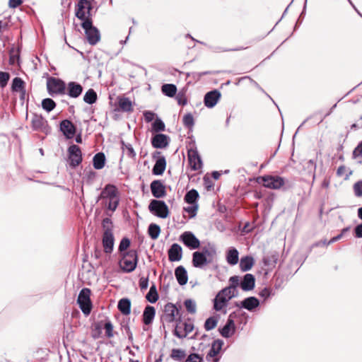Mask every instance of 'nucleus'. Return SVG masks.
I'll list each match as a JSON object with an SVG mask.
<instances>
[{"mask_svg": "<svg viewBox=\"0 0 362 362\" xmlns=\"http://www.w3.org/2000/svg\"><path fill=\"white\" fill-rule=\"evenodd\" d=\"M103 229V246L104 252L107 254L111 253L114 248L115 238L113 235V224L110 218H105L102 222Z\"/></svg>", "mask_w": 362, "mask_h": 362, "instance_id": "1", "label": "nucleus"}, {"mask_svg": "<svg viewBox=\"0 0 362 362\" xmlns=\"http://www.w3.org/2000/svg\"><path fill=\"white\" fill-rule=\"evenodd\" d=\"M138 263V254L135 250H129L122 254V259L119 264L121 269L126 273L133 272Z\"/></svg>", "mask_w": 362, "mask_h": 362, "instance_id": "2", "label": "nucleus"}, {"mask_svg": "<svg viewBox=\"0 0 362 362\" xmlns=\"http://www.w3.org/2000/svg\"><path fill=\"white\" fill-rule=\"evenodd\" d=\"M81 27L85 31L88 42L91 45H95L100 40L99 30L93 25V21L87 19L81 23Z\"/></svg>", "mask_w": 362, "mask_h": 362, "instance_id": "3", "label": "nucleus"}, {"mask_svg": "<svg viewBox=\"0 0 362 362\" xmlns=\"http://www.w3.org/2000/svg\"><path fill=\"white\" fill-rule=\"evenodd\" d=\"M47 88L49 94L52 97L55 95H63L66 94V85L65 82L60 78L50 77L47 81Z\"/></svg>", "mask_w": 362, "mask_h": 362, "instance_id": "4", "label": "nucleus"}, {"mask_svg": "<svg viewBox=\"0 0 362 362\" xmlns=\"http://www.w3.org/2000/svg\"><path fill=\"white\" fill-rule=\"evenodd\" d=\"M236 294L231 293L228 288L221 290L214 299V309L216 311H221L226 308L228 301Z\"/></svg>", "mask_w": 362, "mask_h": 362, "instance_id": "5", "label": "nucleus"}, {"mask_svg": "<svg viewBox=\"0 0 362 362\" xmlns=\"http://www.w3.org/2000/svg\"><path fill=\"white\" fill-rule=\"evenodd\" d=\"M299 173L301 175V179L305 181H310V179H315V173L316 170V163L313 159L303 160L300 164Z\"/></svg>", "mask_w": 362, "mask_h": 362, "instance_id": "6", "label": "nucleus"}, {"mask_svg": "<svg viewBox=\"0 0 362 362\" xmlns=\"http://www.w3.org/2000/svg\"><path fill=\"white\" fill-rule=\"evenodd\" d=\"M77 303L81 311L85 315H90L93 305L90 300V290L88 288H83L80 291Z\"/></svg>", "mask_w": 362, "mask_h": 362, "instance_id": "7", "label": "nucleus"}, {"mask_svg": "<svg viewBox=\"0 0 362 362\" xmlns=\"http://www.w3.org/2000/svg\"><path fill=\"white\" fill-rule=\"evenodd\" d=\"M92 4L90 0H80L76 7V17L84 22L87 19L92 21Z\"/></svg>", "mask_w": 362, "mask_h": 362, "instance_id": "8", "label": "nucleus"}, {"mask_svg": "<svg viewBox=\"0 0 362 362\" xmlns=\"http://www.w3.org/2000/svg\"><path fill=\"white\" fill-rule=\"evenodd\" d=\"M148 210L153 215L165 218L169 215V209L165 202L157 199H152L148 205Z\"/></svg>", "mask_w": 362, "mask_h": 362, "instance_id": "9", "label": "nucleus"}, {"mask_svg": "<svg viewBox=\"0 0 362 362\" xmlns=\"http://www.w3.org/2000/svg\"><path fill=\"white\" fill-rule=\"evenodd\" d=\"M180 240L190 250H196L200 247L199 240L191 231H185L182 233Z\"/></svg>", "mask_w": 362, "mask_h": 362, "instance_id": "10", "label": "nucleus"}, {"mask_svg": "<svg viewBox=\"0 0 362 362\" xmlns=\"http://www.w3.org/2000/svg\"><path fill=\"white\" fill-rule=\"evenodd\" d=\"M69 165L76 168L82 162V153L78 146L73 144L68 148Z\"/></svg>", "mask_w": 362, "mask_h": 362, "instance_id": "11", "label": "nucleus"}, {"mask_svg": "<svg viewBox=\"0 0 362 362\" xmlns=\"http://www.w3.org/2000/svg\"><path fill=\"white\" fill-rule=\"evenodd\" d=\"M179 313L177 308L173 303H168L164 307L161 321L163 323H171L175 320V316Z\"/></svg>", "mask_w": 362, "mask_h": 362, "instance_id": "12", "label": "nucleus"}, {"mask_svg": "<svg viewBox=\"0 0 362 362\" xmlns=\"http://www.w3.org/2000/svg\"><path fill=\"white\" fill-rule=\"evenodd\" d=\"M31 126L34 131L45 133L48 132L47 121L42 115L34 114L31 119Z\"/></svg>", "mask_w": 362, "mask_h": 362, "instance_id": "13", "label": "nucleus"}, {"mask_svg": "<svg viewBox=\"0 0 362 362\" xmlns=\"http://www.w3.org/2000/svg\"><path fill=\"white\" fill-rule=\"evenodd\" d=\"M263 185L270 189H279L284 184V180L279 176H264L262 177Z\"/></svg>", "mask_w": 362, "mask_h": 362, "instance_id": "14", "label": "nucleus"}, {"mask_svg": "<svg viewBox=\"0 0 362 362\" xmlns=\"http://www.w3.org/2000/svg\"><path fill=\"white\" fill-rule=\"evenodd\" d=\"M194 329L193 323L191 322H180V325H177L174 334L180 338L183 339L187 336L188 334H189L191 332H192Z\"/></svg>", "mask_w": 362, "mask_h": 362, "instance_id": "15", "label": "nucleus"}, {"mask_svg": "<svg viewBox=\"0 0 362 362\" xmlns=\"http://www.w3.org/2000/svg\"><path fill=\"white\" fill-rule=\"evenodd\" d=\"M151 193L156 199L163 198L166 195L165 186L158 180H153L150 185Z\"/></svg>", "mask_w": 362, "mask_h": 362, "instance_id": "16", "label": "nucleus"}, {"mask_svg": "<svg viewBox=\"0 0 362 362\" xmlns=\"http://www.w3.org/2000/svg\"><path fill=\"white\" fill-rule=\"evenodd\" d=\"M59 129L66 139H72L76 134V127L69 119L62 120Z\"/></svg>", "mask_w": 362, "mask_h": 362, "instance_id": "17", "label": "nucleus"}, {"mask_svg": "<svg viewBox=\"0 0 362 362\" xmlns=\"http://www.w3.org/2000/svg\"><path fill=\"white\" fill-rule=\"evenodd\" d=\"M188 160L192 170H198L202 168V161L197 150L188 151Z\"/></svg>", "mask_w": 362, "mask_h": 362, "instance_id": "18", "label": "nucleus"}, {"mask_svg": "<svg viewBox=\"0 0 362 362\" xmlns=\"http://www.w3.org/2000/svg\"><path fill=\"white\" fill-rule=\"evenodd\" d=\"M221 96V93L217 90L206 93L204 98V105L208 108L214 107L220 100Z\"/></svg>", "mask_w": 362, "mask_h": 362, "instance_id": "19", "label": "nucleus"}, {"mask_svg": "<svg viewBox=\"0 0 362 362\" xmlns=\"http://www.w3.org/2000/svg\"><path fill=\"white\" fill-rule=\"evenodd\" d=\"M83 92V87L81 84L71 81L66 86V93L72 98H76L81 95Z\"/></svg>", "mask_w": 362, "mask_h": 362, "instance_id": "20", "label": "nucleus"}, {"mask_svg": "<svg viewBox=\"0 0 362 362\" xmlns=\"http://www.w3.org/2000/svg\"><path fill=\"white\" fill-rule=\"evenodd\" d=\"M182 249L177 243H173L168 250V259L170 262H177L182 259Z\"/></svg>", "mask_w": 362, "mask_h": 362, "instance_id": "21", "label": "nucleus"}, {"mask_svg": "<svg viewBox=\"0 0 362 362\" xmlns=\"http://www.w3.org/2000/svg\"><path fill=\"white\" fill-rule=\"evenodd\" d=\"M211 262L206 258V257L199 252V251L194 252L192 254V265L196 268H203L206 264Z\"/></svg>", "mask_w": 362, "mask_h": 362, "instance_id": "22", "label": "nucleus"}, {"mask_svg": "<svg viewBox=\"0 0 362 362\" xmlns=\"http://www.w3.org/2000/svg\"><path fill=\"white\" fill-rule=\"evenodd\" d=\"M152 146L156 148H163L168 146L169 137L163 134H156L151 139Z\"/></svg>", "mask_w": 362, "mask_h": 362, "instance_id": "23", "label": "nucleus"}, {"mask_svg": "<svg viewBox=\"0 0 362 362\" xmlns=\"http://www.w3.org/2000/svg\"><path fill=\"white\" fill-rule=\"evenodd\" d=\"M259 305V300L253 296L246 298L240 303H236V306L243 308L249 311H252L255 308H257Z\"/></svg>", "mask_w": 362, "mask_h": 362, "instance_id": "24", "label": "nucleus"}, {"mask_svg": "<svg viewBox=\"0 0 362 362\" xmlns=\"http://www.w3.org/2000/svg\"><path fill=\"white\" fill-rule=\"evenodd\" d=\"M255 278L252 274H246L240 281V286L242 290L249 291L255 288Z\"/></svg>", "mask_w": 362, "mask_h": 362, "instance_id": "25", "label": "nucleus"}, {"mask_svg": "<svg viewBox=\"0 0 362 362\" xmlns=\"http://www.w3.org/2000/svg\"><path fill=\"white\" fill-rule=\"evenodd\" d=\"M202 254L208 259L211 262H213L216 258L217 252L216 247L214 244L208 243L206 245L202 247Z\"/></svg>", "mask_w": 362, "mask_h": 362, "instance_id": "26", "label": "nucleus"}, {"mask_svg": "<svg viewBox=\"0 0 362 362\" xmlns=\"http://www.w3.org/2000/svg\"><path fill=\"white\" fill-rule=\"evenodd\" d=\"M175 276L178 284L180 286H184L187 283L188 275L187 270L183 266H178L175 270Z\"/></svg>", "mask_w": 362, "mask_h": 362, "instance_id": "27", "label": "nucleus"}, {"mask_svg": "<svg viewBox=\"0 0 362 362\" xmlns=\"http://www.w3.org/2000/svg\"><path fill=\"white\" fill-rule=\"evenodd\" d=\"M117 195V189L112 185H106L100 194L101 197L109 198L110 199H118Z\"/></svg>", "mask_w": 362, "mask_h": 362, "instance_id": "28", "label": "nucleus"}, {"mask_svg": "<svg viewBox=\"0 0 362 362\" xmlns=\"http://www.w3.org/2000/svg\"><path fill=\"white\" fill-rule=\"evenodd\" d=\"M156 315V310L154 307L147 305L143 313V322L146 325H151Z\"/></svg>", "mask_w": 362, "mask_h": 362, "instance_id": "29", "label": "nucleus"}, {"mask_svg": "<svg viewBox=\"0 0 362 362\" xmlns=\"http://www.w3.org/2000/svg\"><path fill=\"white\" fill-rule=\"evenodd\" d=\"M165 167H166L165 158L164 156H161L156 160V162L153 168V170H152L153 174L156 175H162L165 170Z\"/></svg>", "mask_w": 362, "mask_h": 362, "instance_id": "30", "label": "nucleus"}, {"mask_svg": "<svg viewBox=\"0 0 362 362\" xmlns=\"http://www.w3.org/2000/svg\"><path fill=\"white\" fill-rule=\"evenodd\" d=\"M118 105L122 112H131L134 110L132 101L126 97L118 98Z\"/></svg>", "mask_w": 362, "mask_h": 362, "instance_id": "31", "label": "nucleus"}, {"mask_svg": "<svg viewBox=\"0 0 362 362\" xmlns=\"http://www.w3.org/2000/svg\"><path fill=\"white\" fill-rule=\"evenodd\" d=\"M239 260V252L235 247H230L226 252V261L230 265H235Z\"/></svg>", "mask_w": 362, "mask_h": 362, "instance_id": "32", "label": "nucleus"}, {"mask_svg": "<svg viewBox=\"0 0 362 362\" xmlns=\"http://www.w3.org/2000/svg\"><path fill=\"white\" fill-rule=\"evenodd\" d=\"M255 263L254 259L251 256L243 257L240 260V269L243 272H247L251 269Z\"/></svg>", "mask_w": 362, "mask_h": 362, "instance_id": "33", "label": "nucleus"}, {"mask_svg": "<svg viewBox=\"0 0 362 362\" xmlns=\"http://www.w3.org/2000/svg\"><path fill=\"white\" fill-rule=\"evenodd\" d=\"M118 310L124 315L131 313V301L128 298H122L117 305Z\"/></svg>", "mask_w": 362, "mask_h": 362, "instance_id": "34", "label": "nucleus"}, {"mask_svg": "<svg viewBox=\"0 0 362 362\" xmlns=\"http://www.w3.org/2000/svg\"><path fill=\"white\" fill-rule=\"evenodd\" d=\"M12 91H20L22 93L21 98H23V95L25 93V83L24 81L18 77H16L13 78L11 86Z\"/></svg>", "mask_w": 362, "mask_h": 362, "instance_id": "35", "label": "nucleus"}, {"mask_svg": "<svg viewBox=\"0 0 362 362\" xmlns=\"http://www.w3.org/2000/svg\"><path fill=\"white\" fill-rule=\"evenodd\" d=\"M105 156L103 153H96L93 159V167L96 170H100L105 166Z\"/></svg>", "mask_w": 362, "mask_h": 362, "instance_id": "36", "label": "nucleus"}, {"mask_svg": "<svg viewBox=\"0 0 362 362\" xmlns=\"http://www.w3.org/2000/svg\"><path fill=\"white\" fill-rule=\"evenodd\" d=\"M223 344V341H221L220 339L215 340L211 344V347L209 353L207 354L206 358H208V357L212 358V357L216 356L219 353L220 350L221 349Z\"/></svg>", "mask_w": 362, "mask_h": 362, "instance_id": "37", "label": "nucleus"}, {"mask_svg": "<svg viewBox=\"0 0 362 362\" xmlns=\"http://www.w3.org/2000/svg\"><path fill=\"white\" fill-rule=\"evenodd\" d=\"M240 281L241 280L238 276H233L229 279L230 286L226 287L225 288H228V290H230L231 293L237 295L238 291L236 288L238 286H240Z\"/></svg>", "mask_w": 362, "mask_h": 362, "instance_id": "38", "label": "nucleus"}, {"mask_svg": "<svg viewBox=\"0 0 362 362\" xmlns=\"http://www.w3.org/2000/svg\"><path fill=\"white\" fill-rule=\"evenodd\" d=\"M97 99V93L92 88L88 89L83 96V101L89 105L95 103Z\"/></svg>", "mask_w": 362, "mask_h": 362, "instance_id": "39", "label": "nucleus"}, {"mask_svg": "<svg viewBox=\"0 0 362 362\" xmlns=\"http://www.w3.org/2000/svg\"><path fill=\"white\" fill-rule=\"evenodd\" d=\"M146 298L148 302L151 303H154L158 300V293L156 289V286L154 284H153L150 287L149 291L146 296Z\"/></svg>", "mask_w": 362, "mask_h": 362, "instance_id": "40", "label": "nucleus"}, {"mask_svg": "<svg viewBox=\"0 0 362 362\" xmlns=\"http://www.w3.org/2000/svg\"><path fill=\"white\" fill-rule=\"evenodd\" d=\"M186 356L185 350L180 349H173L171 351L170 357L176 361H182Z\"/></svg>", "mask_w": 362, "mask_h": 362, "instance_id": "41", "label": "nucleus"}, {"mask_svg": "<svg viewBox=\"0 0 362 362\" xmlns=\"http://www.w3.org/2000/svg\"><path fill=\"white\" fill-rule=\"evenodd\" d=\"M162 92L168 97H173L177 92V87L174 84H164L161 88Z\"/></svg>", "mask_w": 362, "mask_h": 362, "instance_id": "42", "label": "nucleus"}, {"mask_svg": "<svg viewBox=\"0 0 362 362\" xmlns=\"http://www.w3.org/2000/svg\"><path fill=\"white\" fill-rule=\"evenodd\" d=\"M160 233V226L156 223H151L148 228V233L153 240L158 238Z\"/></svg>", "mask_w": 362, "mask_h": 362, "instance_id": "43", "label": "nucleus"}, {"mask_svg": "<svg viewBox=\"0 0 362 362\" xmlns=\"http://www.w3.org/2000/svg\"><path fill=\"white\" fill-rule=\"evenodd\" d=\"M199 197V193L196 189H191L187 192L185 196V201L190 204H193L196 202Z\"/></svg>", "mask_w": 362, "mask_h": 362, "instance_id": "44", "label": "nucleus"}, {"mask_svg": "<svg viewBox=\"0 0 362 362\" xmlns=\"http://www.w3.org/2000/svg\"><path fill=\"white\" fill-rule=\"evenodd\" d=\"M42 107L45 110L51 112L56 107V103L51 98H45L42 101Z\"/></svg>", "mask_w": 362, "mask_h": 362, "instance_id": "45", "label": "nucleus"}, {"mask_svg": "<svg viewBox=\"0 0 362 362\" xmlns=\"http://www.w3.org/2000/svg\"><path fill=\"white\" fill-rule=\"evenodd\" d=\"M218 323V320L215 317H210L205 321L204 328L206 331L214 329Z\"/></svg>", "mask_w": 362, "mask_h": 362, "instance_id": "46", "label": "nucleus"}, {"mask_svg": "<svg viewBox=\"0 0 362 362\" xmlns=\"http://www.w3.org/2000/svg\"><path fill=\"white\" fill-rule=\"evenodd\" d=\"M183 124L188 129H192L194 124V117L191 113L186 114L182 119Z\"/></svg>", "mask_w": 362, "mask_h": 362, "instance_id": "47", "label": "nucleus"}, {"mask_svg": "<svg viewBox=\"0 0 362 362\" xmlns=\"http://www.w3.org/2000/svg\"><path fill=\"white\" fill-rule=\"evenodd\" d=\"M152 129L156 132H163L165 130V124L160 119L156 118L152 124Z\"/></svg>", "mask_w": 362, "mask_h": 362, "instance_id": "48", "label": "nucleus"}, {"mask_svg": "<svg viewBox=\"0 0 362 362\" xmlns=\"http://www.w3.org/2000/svg\"><path fill=\"white\" fill-rule=\"evenodd\" d=\"M104 329H105V335L108 338H111L114 336L113 333V325L110 320H107L104 324Z\"/></svg>", "mask_w": 362, "mask_h": 362, "instance_id": "49", "label": "nucleus"}, {"mask_svg": "<svg viewBox=\"0 0 362 362\" xmlns=\"http://www.w3.org/2000/svg\"><path fill=\"white\" fill-rule=\"evenodd\" d=\"M184 304L188 313L191 314H194L196 313V303L194 300L191 299H187L185 300Z\"/></svg>", "mask_w": 362, "mask_h": 362, "instance_id": "50", "label": "nucleus"}, {"mask_svg": "<svg viewBox=\"0 0 362 362\" xmlns=\"http://www.w3.org/2000/svg\"><path fill=\"white\" fill-rule=\"evenodd\" d=\"M122 148H123V151H124V153H126V155L127 156H129V158H134L136 156V153L132 147V146L129 144H125L124 142L122 143Z\"/></svg>", "mask_w": 362, "mask_h": 362, "instance_id": "51", "label": "nucleus"}, {"mask_svg": "<svg viewBox=\"0 0 362 362\" xmlns=\"http://www.w3.org/2000/svg\"><path fill=\"white\" fill-rule=\"evenodd\" d=\"M235 332V329L228 327V325H224L222 329H220V333L222 337L228 338L231 337Z\"/></svg>", "mask_w": 362, "mask_h": 362, "instance_id": "52", "label": "nucleus"}, {"mask_svg": "<svg viewBox=\"0 0 362 362\" xmlns=\"http://www.w3.org/2000/svg\"><path fill=\"white\" fill-rule=\"evenodd\" d=\"M129 245H130V240L129 238H123L121 240V241L119 243V248H118L121 255L124 252H127V249L129 247Z\"/></svg>", "mask_w": 362, "mask_h": 362, "instance_id": "53", "label": "nucleus"}, {"mask_svg": "<svg viewBox=\"0 0 362 362\" xmlns=\"http://www.w3.org/2000/svg\"><path fill=\"white\" fill-rule=\"evenodd\" d=\"M362 158V141H360L352 152V159L356 160Z\"/></svg>", "mask_w": 362, "mask_h": 362, "instance_id": "54", "label": "nucleus"}, {"mask_svg": "<svg viewBox=\"0 0 362 362\" xmlns=\"http://www.w3.org/2000/svg\"><path fill=\"white\" fill-rule=\"evenodd\" d=\"M9 78L10 74L8 72L0 71V87H6Z\"/></svg>", "mask_w": 362, "mask_h": 362, "instance_id": "55", "label": "nucleus"}, {"mask_svg": "<svg viewBox=\"0 0 362 362\" xmlns=\"http://www.w3.org/2000/svg\"><path fill=\"white\" fill-rule=\"evenodd\" d=\"M354 192L356 197H362V180H358L356 182L353 187Z\"/></svg>", "mask_w": 362, "mask_h": 362, "instance_id": "56", "label": "nucleus"}, {"mask_svg": "<svg viewBox=\"0 0 362 362\" xmlns=\"http://www.w3.org/2000/svg\"><path fill=\"white\" fill-rule=\"evenodd\" d=\"M203 358L197 354H191L186 358L185 362H202Z\"/></svg>", "mask_w": 362, "mask_h": 362, "instance_id": "57", "label": "nucleus"}, {"mask_svg": "<svg viewBox=\"0 0 362 362\" xmlns=\"http://www.w3.org/2000/svg\"><path fill=\"white\" fill-rule=\"evenodd\" d=\"M139 284L141 291L146 290L148 286V277L140 278Z\"/></svg>", "mask_w": 362, "mask_h": 362, "instance_id": "58", "label": "nucleus"}, {"mask_svg": "<svg viewBox=\"0 0 362 362\" xmlns=\"http://www.w3.org/2000/svg\"><path fill=\"white\" fill-rule=\"evenodd\" d=\"M259 295L262 298L267 299L272 295V290L269 288H264L259 292Z\"/></svg>", "mask_w": 362, "mask_h": 362, "instance_id": "59", "label": "nucleus"}, {"mask_svg": "<svg viewBox=\"0 0 362 362\" xmlns=\"http://www.w3.org/2000/svg\"><path fill=\"white\" fill-rule=\"evenodd\" d=\"M210 71H204V72H192L190 74H187V76H192L194 78L199 79L202 76L210 74Z\"/></svg>", "mask_w": 362, "mask_h": 362, "instance_id": "60", "label": "nucleus"}, {"mask_svg": "<svg viewBox=\"0 0 362 362\" xmlns=\"http://www.w3.org/2000/svg\"><path fill=\"white\" fill-rule=\"evenodd\" d=\"M119 204V199H110V202L108 203V209L112 211H115Z\"/></svg>", "mask_w": 362, "mask_h": 362, "instance_id": "61", "label": "nucleus"}, {"mask_svg": "<svg viewBox=\"0 0 362 362\" xmlns=\"http://www.w3.org/2000/svg\"><path fill=\"white\" fill-rule=\"evenodd\" d=\"M144 116L145 120L147 122H151L154 119L155 114L151 111H146L144 113Z\"/></svg>", "mask_w": 362, "mask_h": 362, "instance_id": "62", "label": "nucleus"}, {"mask_svg": "<svg viewBox=\"0 0 362 362\" xmlns=\"http://www.w3.org/2000/svg\"><path fill=\"white\" fill-rule=\"evenodd\" d=\"M354 233L356 238H362V223L355 227Z\"/></svg>", "mask_w": 362, "mask_h": 362, "instance_id": "63", "label": "nucleus"}, {"mask_svg": "<svg viewBox=\"0 0 362 362\" xmlns=\"http://www.w3.org/2000/svg\"><path fill=\"white\" fill-rule=\"evenodd\" d=\"M23 3V0H9L8 5L11 8H16Z\"/></svg>", "mask_w": 362, "mask_h": 362, "instance_id": "64", "label": "nucleus"}]
</instances>
